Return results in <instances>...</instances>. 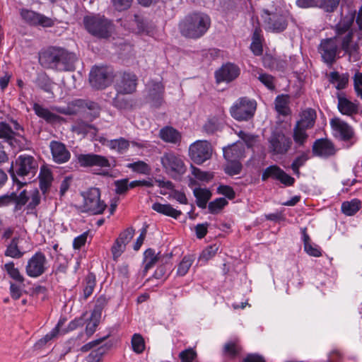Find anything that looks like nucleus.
Here are the masks:
<instances>
[{"label":"nucleus","mask_w":362,"mask_h":362,"mask_svg":"<svg viewBox=\"0 0 362 362\" xmlns=\"http://www.w3.org/2000/svg\"><path fill=\"white\" fill-rule=\"evenodd\" d=\"M355 19V12H349L342 16L340 21L334 28L335 35L332 37L321 40L318 52L322 60L328 66H332L337 60V55L340 48L348 55L349 61L356 62L361 59L359 45L354 42L355 29L353 25Z\"/></svg>","instance_id":"obj_1"},{"label":"nucleus","mask_w":362,"mask_h":362,"mask_svg":"<svg viewBox=\"0 0 362 362\" xmlns=\"http://www.w3.org/2000/svg\"><path fill=\"white\" fill-rule=\"evenodd\" d=\"M37 170V160L33 156L23 153L12 162L9 173L13 182L19 187H23L31 182Z\"/></svg>","instance_id":"obj_2"},{"label":"nucleus","mask_w":362,"mask_h":362,"mask_svg":"<svg viewBox=\"0 0 362 362\" xmlns=\"http://www.w3.org/2000/svg\"><path fill=\"white\" fill-rule=\"evenodd\" d=\"M211 25L210 17L202 12L186 16L179 23V30L185 37L197 39L203 36Z\"/></svg>","instance_id":"obj_3"},{"label":"nucleus","mask_w":362,"mask_h":362,"mask_svg":"<svg viewBox=\"0 0 362 362\" xmlns=\"http://www.w3.org/2000/svg\"><path fill=\"white\" fill-rule=\"evenodd\" d=\"M83 22L87 32L100 39L110 37L114 30L113 23L104 16L88 15L83 17Z\"/></svg>","instance_id":"obj_4"},{"label":"nucleus","mask_w":362,"mask_h":362,"mask_svg":"<svg viewBox=\"0 0 362 362\" xmlns=\"http://www.w3.org/2000/svg\"><path fill=\"white\" fill-rule=\"evenodd\" d=\"M257 101L247 96L238 98L230 107L231 117L237 121H249L252 119L257 110Z\"/></svg>","instance_id":"obj_5"},{"label":"nucleus","mask_w":362,"mask_h":362,"mask_svg":"<svg viewBox=\"0 0 362 362\" xmlns=\"http://www.w3.org/2000/svg\"><path fill=\"white\" fill-rule=\"evenodd\" d=\"M165 172L174 180H180L186 173L187 166L181 156L173 152H165L160 158Z\"/></svg>","instance_id":"obj_6"},{"label":"nucleus","mask_w":362,"mask_h":362,"mask_svg":"<svg viewBox=\"0 0 362 362\" xmlns=\"http://www.w3.org/2000/svg\"><path fill=\"white\" fill-rule=\"evenodd\" d=\"M264 29L267 31L280 33L284 31L288 24L289 13L287 11L269 12L268 10L263 11Z\"/></svg>","instance_id":"obj_7"},{"label":"nucleus","mask_w":362,"mask_h":362,"mask_svg":"<svg viewBox=\"0 0 362 362\" xmlns=\"http://www.w3.org/2000/svg\"><path fill=\"white\" fill-rule=\"evenodd\" d=\"M83 204L82 212L92 214H101L107 207L106 204L100 199V192L97 187H91L83 192Z\"/></svg>","instance_id":"obj_8"},{"label":"nucleus","mask_w":362,"mask_h":362,"mask_svg":"<svg viewBox=\"0 0 362 362\" xmlns=\"http://www.w3.org/2000/svg\"><path fill=\"white\" fill-rule=\"evenodd\" d=\"M212 146L206 140H198L189 146V156L197 165H201L211 158L212 156Z\"/></svg>","instance_id":"obj_9"},{"label":"nucleus","mask_w":362,"mask_h":362,"mask_svg":"<svg viewBox=\"0 0 362 362\" xmlns=\"http://www.w3.org/2000/svg\"><path fill=\"white\" fill-rule=\"evenodd\" d=\"M48 268V261L41 251L36 252L28 260L25 266L26 274L32 278L42 275Z\"/></svg>","instance_id":"obj_10"},{"label":"nucleus","mask_w":362,"mask_h":362,"mask_svg":"<svg viewBox=\"0 0 362 362\" xmlns=\"http://www.w3.org/2000/svg\"><path fill=\"white\" fill-rule=\"evenodd\" d=\"M113 78V73L107 66H96L90 73L89 81L91 86L96 89H103L108 86Z\"/></svg>","instance_id":"obj_11"},{"label":"nucleus","mask_w":362,"mask_h":362,"mask_svg":"<svg viewBox=\"0 0 362 362\" xmlns=\"http://www.w3.org/2000/svg\"><path fill=\"white\" fill-rule=\"evenodd\" d=\"M268 142L269 151L274 155L286 154L292 144L291 139L282 132H273Z\"/></svg>","instance_id":"obj_12"},{"label":"nucleus","mask_w":362,"mask_h":362,"mask_svg":"<svg viewBox=\"0 0 362 362\" xmlns=\"http://www.w3.org/2000/svg\"><path fill=\"white\" fill-rule=\"evenodd\" d=\"M330 125L336 137L344 141H351V145L356 142V140L353 141L355 136L354 129L348 123L335 117L330 120Z\"/></svg>","instance_id":"obj_13"},{"label":"nucleus","mask_w":362,"mask_h":362,"mask_svg":"<svg viewBox=\"0 0 362 362\" xmlns=\"http://www.w3.org/2000/svg\"><path fill=\"white\" fill-rule=\"evenodd\" d=\"M240 69L235 64L228 62L223 64L214 73L216 82L221 83H230L236 79L240 75Z\"/></svg>","instance_id":"obj_14"},{"label":"nucleus","mask_w":362,"mask_h":362,"mask_svg":"<svg viewBox=\"0 0 362 362\" xmlns=\"http://www.w3.org/2000/svg\"><path fill=\"white\" fill-rule=\"evenodd\" d=\"M138 78L129 72L123 73L115 84V88L118 94H132L136 91Z\"/></svg>","instance_id":"obj_15"},{"label":"nucleus","mask_w":362,"mask_h":362,"mask_svg":"<svg viewBox=\"0 0 362 362\" xmlns=\"http://www.w3.org/2000/svg\"><path fill=\"white\" fill-rule=\"evenodd\" d=\"M21 16L25 22L31 25H40L44 28H49L54 25V20L52 18L32 10L21 9Z\"/></svg>","instance_id":"obj_16"},{"label":"nucleus","mask_w":362,"mask_h":362,"mask_svg":"<svg viewBox=\"0 0 362 362\" xmlns=\"http://www.w3.org/2000/svg\"><path fill=\"white\" fill-rule=\"evenodd\" d=\"M76 160L79 165L84 168L98 166L110 168L111 166L105 156L95 153L78 154L76 156Z\"/></svg>","instance_id":"obj_17"},{"label":"nucleus","mask_w":362,"mask_h":362,"mask_svg":"<svg viewBox=\"0 0 362 362\" xmlns=\"http://www.w3.org/2000/svg\"><path fill=\"white\" fill-rule=\"evenodd\" d=\"M60 47H51L40 53L39 62L46 69L58 71Z\"/></svg>","instance_id":"obj_18"},{"label":"nucleus","mask_w":362,"mask_h":362,"mask_svg":"<svg viewBox=\"0 0 362 362\" xmlns=\"http://www.w3.org/2000/svg\"><path fill=\"white\" fill-rule=\"evenodd\" d=\"M312 151L315 156L327 158L336 153V148L331 141L327 139H320L314 142Z\"/></svg>","instance_id":"obj_19"},{"label":"nucleus","mask_w":362,"mask_h":362,"mask_svg":"<svg viewBox=\"0 0 362 362\" xmlns=\"http://www.w3.org/2000/svg\"><path fill=\"white\" fill-rule=\"evenodd\" d=\"M49 148L53 160L58 164L66 163L71 158L69 151L60 141H52L49 143Z\"/></svg>","instance_id":"obj_20"},{"label":"nucleus","mask_w":362,"mask_h":362,"mask_svg":"<svg viewBox=\"0 0 362 362\" xmlns=\"http://www.w3.org/2000/svg\"><path fill=\"white\" fill-rule=\"evenodd\" d=\"M148 98L152 104L158 107L163 102L164 87L160 82L151 81L147 84Z\"/></svg>","instance_id":"obj_21"},{"label":"nucleus","mask_w":362,"mask_h":362,"mask_svg":"<svg viewBox=\"0 0 362 362\" xmlns=\"http://www.w3.org/2000/svg\"><path fill=\"white\" fill-rule=\"evenodd\" d=\"M59 58L58 71H74L77 57L75 54L68 52L66 49L60 47Z\"/></svg>","instance_id":"obj_22"},{"label":"nucleus","mask_w":362,"mask_h":362,"mask_svg":"<svg viewBox=\"0 0 362 362\" xmlns=\"http://www.w3.org/2000/svg\"><path fill=\"white\" fill-rule=\"evenodd\" d=\"M337 108L339 111L344 115L353 116L358 112V103L352 102L344 96L338 95Z\"/></svg>","instance_id":"obj_23"},{"label":"nucleus","mask_w":362,"mask_h":362,"mask_svg":"<svg viewBox=\"0 0 362 362\" xmlns=\"http://www.w3.org/2000/svg\"><path fill=\"white\" fill-rule=\"evenodd\" d=\"M223 156L226 160H238L245 156L243 144L237 142L223 148Z\"/></svg>","instance_id":"obj_24"},{"label":"nucleus","mask_w":362,"mask_h":362,"mask_svg":"<svg viewBox=\"0 0 362 362\" xmlns=\"http://www.w3.org/2000/svg\"><path fill=\"white\" fill-rule=\"evenodd\" d=\"M160 138L168 143L177 144L181 141L180 133L172 127H165L160 130Z\"/></svg>","instance_id":"obj_25"},{"label":"nucleus","mask_w":362,"mask_h":362,"mask_svg":"<svg viewBox=\"0 0 362 362\" xmlns=\"http://www.w3.org/2000/svg\"><path fill=\"white\" fill-rule=\"evenodd\" d=\"M316 119V112L312 108H307L300 115V119L297 122L298 126L310 129L314 126Z\"/></svg>","instance_id":"obj_26"},{"label":"nucleus","mask_w":362,"mask_h":362,"mask_svg":"<svg viewBox=\"0 0 362 362\" xmlns=\"http://www.w3.org/2000/svg\"><path fill=\"white\" fill-rule=\"evenodd\" d=\"M349 81V73L340 74L338 71H332L329 74V81L330 83H335V88L340 90L346 88Z\"/></svg>","instance_id":"obj_27"},{"label":"nucleus","mask_w":362,"mask_h":362,"mask_svg":"<svg viewBox=\"0 0 362 362\" xmlns=\"http://www.w3.org/2000/svg\"><path fill=\"white\" fill-rule=\"evenodd\" d=\"M152 209L158 213L161 214L177 218L182 212L176 209H174L170 204H163L160 203H154L152 205Z\"/></svg>","instance_id":"obj_28"},{"label":"nucleus","mask_w":362,"mask_h":362,"mask_svg":"<svg viewBox=\"0 0 362 362\" xmlns=\"http://www.w3.org/2000/svg\"><path fill=\"white\" fill-rule=\"evenodd\" d=\"M33 109L39 117L44 119L47 122H54L59 119L58 115L52 113L47 108L44 107L38 103H34Z\"/></svg>","instance_id":"obj_29"},{"label":"nucleus","mask_w":362,"mask_h":362,"mask_svg":"<svg viewBox=\"0 0 362 362\" xmlns=\"http://www.w3.org/2000/svg\"><path fill=\"white\" fill-rule=\"evenodd\" d=\"M223 127L222 122L216 117H212L207 119L203 125V131L207 134H214L220 131Z\"/></svg>","instance_id":"obj_30"},{"label":"nucleus","mask_w":362,"mask_h":362,"mask_svg":"<svg viewBox=\"0 0 362 362\" xmlns=\"http://www.w3.org/2000/svg\"><path fill=\"white\" fill-rule=\"evenodd\" d=\"M194 195L196 197V202L199 207L204 209L211 197V192L206 189L195 188L194 189Z\"/></svg>","instance_id":"obj_31"},{"label":"nucleus","mask_w":362,"mask_h":362,"mask_svg":"<svg viewBox=\"0 0 362 362\" xmlns=\"http://www.w3.org/2000/svg\"><path fill=\"white\" fill-rule=\"evenodd\" d=\"M144 272H146L148 269H151L160 259V253L157 255L155 250L151 248L147 249L144 252Z\"/></svg>","instance_id":"obj_32"},{"label":"nucleus","mask_w":362,"mask_h":362,"mask_svg":"<svg viewBox=\"0 0 362 362\" xmlns=\"http://www.w3.org/2000/svg\"><path fill=\"white\" fill-rule=\"evenodd\" d=\"M107 146L110 149L115 150L117 153L122 154L128 150L129 147V142L124 138L120 137L117 139H112L109 141Z\"/></svg>","instance_id":"obj_33"},{"label":"nucleus","mask_w":362,"mask_h":362,"mask_svg":"<svg viewBox=\"0 0 362 362\" xmlns=\"http://www.w3.org/2000/svg\"><path fill=\"white\" fill-rule=\"evenodd\" d=\"M40 187L43 193H45L51 186L53 180L52 173L48 169H41L39 175Z\"/></svg>","instance_id":"obj_34"},{"label":"nucleus","mask_w":362,"mask_h":362,"mask_svg":"<svg viewBox=\"0 0 362 362\" xmlns=\"http://www.w3.org/2000/svg\"><path fill=\"white\" fill-rule=\"evenodd\" d=\"M95 284L96 280L95 274L93 273L88 274L84 280V285L83 288V300H86L89 296L92 295L95 286Z\"/></svg>","instance_id":"obj_35"},{"label":"nucleus","mask_w":362,"mask_h":362,"mask_svg":"<svg viewBox=\"0 0 362 362\" xmlns=\"http://www.w3.org/2000/svg\"><path fill=\"white\" fill-rule=\"evenodd\" d=\"M361 208V202L356 199L341 204V211L346 216L354 215Z\"/></svg>","instance_id":"obj_36"},{"label":"nucleus","mask_w":362,"mask_h":362,"mask_svg":"<svg viewBox=\"0 0 362 362\" xmlns=\"http://www.w3.org/2000/svg\"><path fill=\"white\" fill-rule=\"evenodd\" d=\"M282 169L276 165H272L264 170L262 174V180L266 181L269 178L279 180Z\"/></svg>","instance_id":"obj_37"},{"label":"nucleus","mask_w":362,"mask_h":362,"mask_svg":"<svg viewBox=\"0 0 362 362\" xmlns=\"http://www.w3.org/2000/svg\"><path fill=\"white\" fill-rule=\"evenodd\" d=\"M5 270L9 275V276L23 285V281L25 280L24 276L20 273L18 268L15 267V264L13 262H9L4 265Z\"/></svg>","instance_id":"obj_38"},{"label":"nucleus","mask_w":362,"mask_h":362,"mask_svg":"<svg viewBox=\"0 0 362 362\" xmlns=\"http://www.w3.org/2000/svg\"><path fill=\"white\" fill-rule=\"evenodd\" d=\"M15 135V131L8 124L4 122H0V139L11 144Z\"/></svg>","instance_id":"obj_39"},{"label":"nucleus","mask_w":362,"mask_h":362,"mask_svg":"<svg viewBox=\"0 0 362 362\" xmlns=\"http://www.w3.org/2000/svg\"><path fill=\"white\" fill-rule=\"evenodd\" d=\"M127 168L131 169L133 172L143 175H148L151 170L149 165L143 160L128 163Z\"/></svg>","instance_id":"obj_40"},{"label":"nucleus","mask_w":362,"mask_h":362,"mask_svg":"<svg viewBox=\"0 0 362 362\" xmlns=\"http://www.w3.org/2000/svg\"><path fill=\"white\" fill-rule=\"evenodd\" d=\"M309 151L303 152L300 155L297 156L291 163V168L295 175L298 177L300 175L299 168L305 165L306 161L309 159Z\"/></svg>","instance_id":"obj_41"},{"label":"nucleus","mask_w":362,"mask_h":362,"mask_svg":"<svg viewBox=\"0 0 362 362\" xmlns=\"http://www.w3.org/2000/svg\"><path fill=\"white\" fill-rule=\"evenodd\" d=\"M4 254L7 257L16 259L21 258L23 255V252L18 249L17 239H12L11 243L7 246Z\"/></svg>","instance_id":"obj_42"},{"label":"nucleus","mask_w":362,"mask_h":362,"mask_svg":"<svg viewBox=\"0 0 362 362\" xmlns=\"http://www.w3.org/2000/svg\"><path fill=\"white\" fill-rule=\"evenodd\" d=\"M243 169V165L238 160H228V163L224 167V172L230 175L234 176L239 175Z\"/></svg>","instance_id":"obj_43"},{"label":"nucleus","mask_w":362,"mask_h":362,"mask_svg":"<svg viewBox=\"0 0 362 362\" xmlns=\"http://www.w3.org/2000/svg\"><path fill=\"white\" fill-rule=\"evenodd\" d=\"M66 322V318L59 319L57 325L54 327L49 333H47L43 338H42L38 344H45L54 337H56L59 333V328L62 327Z\"/></svg>","instance_id":"obj_44"},{"label":"nucleus","mask_w":362,"mask_h":362,"mask_svg":"<svg viewBox=\"0 0 362 362\" xmlns=\"http://www.w3.org/2000/svg\"><path fill=\"white\" fill-rule=\"evenodd\" d=\"M193 262H194V258L192 257V256H190V255L185 256L177 266V275L181 276H185L187 273L189 268L191 267Z\"/></svg>","instance_id":"obj_45"},{"label":"nucleus","mask_w":362,"mask_h":362,"mask_svg":"<svg viewBox=\"0 0 362 362\" xmlns=\"http://www.w3.org/2000/svg\"><path fill=\"white\" fill-rule=\"evenodd\" d=\"M241 351V347L235 341H229L223 346V354L231 358H235Z\"/></svg>","instance_id":"obj_46"},{"label":"nucleus","mask_w":362,"mask_h":362,"mask_svg":"<svg viewBox=\"0 0 362 362\" xmlns=\"http://www.w3.org/2000/svg\"><path fill=\"white\" fill-rule=\"evenodd\" d=\"M132 346L133 351L136 354H141L145 349V342L142 336L139 334H134L132 338Z\"/></svg>","instance_id":"obj_47"},{"label":"nucleus","mask_w":362,"mask_h":362,"mask_svg":"<svg viewBox=\"0 0 362 362\" xmlns=\"http://www.w3.org/2000/svg\"><path fill=\"white\" fill-rule=\"evenodd\" d=\"M36 83L45 92L52 93V83L46 75H39L37 78Z\"/></svg>","instance_id":"obj_48"},{"label":"nucleus","mask_w":362,"mask_h":362,"mask_svg":"<svg viewBox=\"0 0 362 362\" xmlns=\"http://www.w3.org/2000/svg\"><path fill=\"white\" fill-rule=\"evenodd\" d=\"M306 129L297 124L293 129V139L300 146L303 145L308 138V134L305 132Z\"/></svg>","instance_id":"obj_49"},{"label":"nucleus","mask_w":362,"mask_h":362,"mask_svg":"<svg viewBox=\"0 0 362 362\" xmlns=\"http://www.w3.org/2000/svg\"><path fill=\"white\" fill-rule=\"evenodd\" d=\"M228 201L223 198H217L215 200L209 202L208 208L211 214L218 213L225 206L228 204Z\"/></svg>","instance_id":"obj_50"},{"label":"nucleus","mask_w":362,"mask_h":362,"mask_svg":"<svg viewBox=\"0 0 362 362\" xmlns=\"http://www.w3.org/2000/svg\"><path fill=\"white\" fill-rule=\"evenodd\" d=\"M275 109L281 115L287 114L288 99L286 96L281 95H278L275 99Z\"/></svg>","instance_id":"obj_51"},{"label":"nucleus","mask_w":362,"mask_h":362,"mask_svg":"<svg viewBox=\"0 0 362 362\" xmlns=\"http://www.w3.org/2000/svg\"><path fill=\"white\" fill-rule=\"evenodd\" d=\"M340 0H318L317 7L326 12H333L339 6Z\"/></svg>","instance_id":"obj_52"},{"label":"nucleus","mask_w":362,"mask_h":362,"mask_svg":"<svg viewBox=\"0 0 362 362\" xmlns=\"http://www.w3.org/2000/svg\"><path fill=\"white\" fill-rule=\"evenodd\" d=\"M78 105L82 107H86L90 110L93 117L95 118L99 116L100 107L97 103L89 100H81L79 101Z\"/></svg>","instance_id":"obj_53"},{"label":"nucleus","mask_w":362,"mask_h":362,"mask_svg":"<svg viewBox=\"0 0 362 362\" xmlns=\"http://www.w3.org/2000/svg\"><path fill=\"white\" fill-rule=\"evenodd\" d=\"M239 137L245 142L248 148H252L255 146L258 141V136L247 134L243 131H240L238 133Z\"/></svg>","instance_id":"obj_54"},{"label":"nucleus","mask_w":362,"mask_h":362,"mask_svg":"<svg viewBox=\"0 0 362 362\" xmlns=\"http://www.w3.org/2000/svg\"><path fill=\"white\" fill-rule=\"evenodd\" d=\"M353 81L356 95L362 100V72L357 71L353 76Z\"/></svg>","instance_id":"obj_55"},{"label":"nucleus","mask_w":362,"mask_h":362,"mask_svg":"<svg viewBox=\"0 0 362 362\" xmlns=\"http://www.w3.org/2000/svg\"><path fill=\"white\" fill-rule=\"evenodd\" d=\"M28 209H34L40 203V194L37 189L29 192Z\"/></svg>","instance_id":"obj_56"},{"label":"nucleus","mask_w":362,"mask_h":362,"mask_svg":"<svg viewBox=\"0 0 362 362\" xmlns=\"http://www.w3.org/2000/svg\"><path fill=\"white\" fill-rule=\"evenodd\" d=\"M105 353V348L100 346L96 350L92 351L86 357L87 362H100Z\"/></svg>","instance_id":"obj_57"},{"label":"nucleus","mask_w":362,"mask_h":362,"mask_svg":"<svg viewBox=\"0 0 362 362\" xmlns=\"http://www.w3.org/2000/svg\"><path fill=\"white\" fill-rule=\"evenodd\" d=\"M107 301L105 296H100L95 301L92 317H98L101 315L103 309L105 307Z\"/></svg>","instance_id":"obj_58"},{"label":"nucleus","mask_w":362,"mask_h":362,"mask_svg":"<svg viewBox=\"0 0 362 362\" xmlns=\"http://www.w3.org/2000/svg\"><path fill=\"white\" fill-rule=\"evenodd\" d=\"M112 105L114 107L119 110H128L132 107V104L129 100L119 96H117L113 99Z\"/></svg>","instance_id":"obj_59"},{"label":"nucleus","mask_w":362,"mask_h":362,"mask_svg":"<svg viewBox=\"0 0 362 362\" xmlns=\"http://www.w3.org/2000/svg\"><path fill=\"white\" fill-rule=\"evenodd\" d=\"M134 234V230L132 228H129L122 232L119 237L117 238L125 246L131 241Z\"/></svg>","instance_id":"obj_60"},{"label":"nucleus","mask_w":362,"mask_h":362,"mask_svg":"<svg viewBox=\"0 0 362 362\" xmlns=\"http://www.w3.org/2000/svg\"><path fill=\"white\" fill-rule=\"evenodd\" d=\"M126 246L122 244L120 241L116 239L114 245L112 247V253L114 260H117L118 257L124 252Z\"/></svg>","instance_id":"obj_61"},{"label":"nucleus","mask_w":362,"mask_h":362,"mask_svg":"<svg viewBox=\"0 0 362 362\" xmlns=\"http://www.w3.org/2000/svg\"><path fill=\"white\" fill-rule=\"evenodd\" d=\"M258 79L269 90H274L275 86L274 83V78L268 74H260Z\"/></svg>","instance_id":"obj_62"},{"label":"nucleus","mask_w":362,"mask_h":362,"mask_svg":"<svg viewBox=\"0 0 362 362\" xmlns=\"http://www.w3.org/2000/svg\"><path fill=\"white\" fill-rule=\"evenodd\" d=\"M29 201L28 195L27 194L26 190H23L18 195L15 193L13 197V202L16 204V208L21 209V206H24Z\"/></svg>","instance_id":"obj_63"},{"label":"nucleus","mask_w":362,"mask_h":362,"mask_svg":"<svg viewBox=\"0 0 362 362\" xmlns=\"http://www.w3.org/2000/svg\"><path fill=\"white\" fill-rule=\"evenodd\" d=\"M115 192L117 194H122L129 189L128 180L122 179L115 181Z\"/></svg>","instance_id":"obj_64"}]
</instances>
